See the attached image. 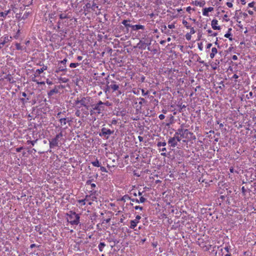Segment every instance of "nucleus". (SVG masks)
I'll list each match as a JSON object with an SVG mask.
<instances>
[{"mask_svg": "<svg viewBox=\"0 0 256 256\" xmlns=\"http://www.w3.org/2000/svg\"><path fill=\"white\" fill-rule=\"evenodd\" d=\"M60 122L62 125H66L67 122L66 118H62L60 120Z\"/></svg>", "mask_w": 256, "mask_h": 256, "instance_id": "nucleus-31", "label": "nucleus"}, {"mask_svg": "<svg viewBox=\"0 0 256 256\" xmlns=\"http://www.w3.org/2000/svg\"><path fill=\"white\" fill-rule=\"evenodd\" d=\"M91 163H92V165L94 166H96V167L100 166V164L99 162L98 158H96L95 161L92 162Z\"/></svg>", "mask_w": 256, "mask_h": 256, "instance_id": "nucleus-27", "label": "nucleus"}, {"mask_svg": "<svg viewBox=\"0 0 256 256\" xmlns=\"http://www.w3.org/2000/svg\"><path fill=\"white\" fill-rule=\"evenodd\" d=\"M232 30V28H229L228 29V32L224 36L225 38H228L229 40L230 41H232L233 40L232 36L231 33Z\"/></svg>", "mask_w": 256, "mask_h": 256, "instance_id": "nucleus-19", "label": "nucleus"}, {"mask_svg": "<svg viewBox=\"0 0 256 256\" xmlns=\"http://www.w3.org/2000/svg\"><path fill=\"white\" fill-rule=\"evenodd\" d=\"M210 66H211L212 68L214 70H216L218 68V64L216 62H212L210 64Z\"/></svg>", "mask_w": 256, "mask_h": 256, "instance_id": "nucleus-32", "label": "nucleus"}, {"mask_svg": "<svg viewBox=\"0 0 256 256\" xmlns=\"http://www.w3.org/2000/svg\"><path fill=\"white\" fill-rule=\"evenodd\" d=\"M16 48L18 50H22V46H21L20 44L19 43H16Z\"/></svg>", "mask_w": 256, "mask_h": 256, "instance_id": "nucleus-37", "label": "nucleus"}, {"mask_svg": "<svg viewBox=\"0 0 256 256\" xmlns=\"http://www.w3.org/2000/svg\"><path fill=\"white\" fill-rule=\"evenodd\" d=\"M58 142L59 140L56 139V138H52L50 140V148H52L58 146Z\"/></svg>", "mask_w": 256, "mask_h": 256, "instance_id": "nucleus-14", "label": "nucleus"}, {"mask_svg": "<svg viewBox=\"0 0 256 256\" xmlns=\"http://www.w3.org/2000/svg\"><path fill=\"white\" fill-rule=\"evenodd\" d=\"M114 130H111L110 129L106 128H102L101 130V132L100 134V136H106V135L110 136L114 133Z\"/></svg>", "mask_w": 256, "mask_h": 256, "instance_id": "nucleus-10", "label": "nucleus"}, {"mask_svg": "<svg viewBox=\"0 0 256 256\" xmlns=\"http://www.w3.org/2000/svg\"><path fill=\"white\" fill-rule=\"evenodd\" d=\"M248 13L250 14V15H253L254 14V12L251 10H248Z\"/></svg>", "mask_w": 256, "mask_h": 256, "instance_id": "nucleus-63", "label": "nucleus"}, {"mask_svg": "<svg viewBox=\"0 0 256 256\" xmlns=\"http://www.w3.org/2000/svg\"><path fill=\"white\" fill-rule=\"evenodd\" d=\"M134 208L136 210H142V209H143V208L142 206H134Z\"/></svg>", "mask_w": 256, "mask_h": 256, "instance_id": "nucleus-46", "label": "nucleus"}, {"mask_svg": "<svg viewBox=\"0 0 256 256\" xmlns=\"http://www.w3.org/2000/svg\"><path fill=\"white\" fill-rule=\"evenodd\" d=\"M109 83L110 82H106L107 88L112 89L113 92L116 91V90H118V89L119 88V86L118 84H116V82H114V80L112 81V84L110 85H108Z\"/></svg>", "mask_w": 256, "mask_h": 256, "instance_id": "nucleus-9", "label": "nucleus"}, {"mask_svg": "<svg viewBox=\"0 0 256 256\" xmlns=\"http://www.w3.org/2000/svg\"><path fill=\"white\" fill-rule=\"evenodd\" d=\"M241 4L243 5H244L246 4V0H240Z\"/></svg>", "mask_w": 256, "mask_h": 256, "instance_id": "nucleus-64", "label": "nucleus"}, {"mask_svg": "<svg viewBox=\"0 0 256 256\" xmlns=\"http://www.w3.org/2000/svg\"><path fill=\"white\" fill-rule=\"evenodd\" d=\"M10 10H5V11L4 12V14H5L6 16L8 14H10Z\"/></svg>", "mask_w": 256, "mask_h": 256, "instance_id": "nucleus-55", "label": "nucleus"}, {"mask_svg": "<svg viewBox=\"0 0 256 256\" xmlns=\"http://www.w3.org/2000/svg\"><path fill=\"white\" fill-rule=\"evenodd\" d=\"M92 180H87L86 182V186H90V184H92Z\"/></svg>", "mask_w": 256, "mask_h": 256, "instance_id": "nucleus-49", "label": "nucleus"}, {"mask_svg": "<svg viewBox=\"0 0 256 256\" xmlns=\"http://www.w3.org/2000/svg\"><path fill=\"white\" fill-rule=\"evenodd\" d=\"M195 10L194 8H192L190 6H188L186 8V10L189 13V14H191V10Z\"/></svg>", "mask_w": 256, "mask_h": 256, "instance_id": "nucleus-43", "label": "nucleus"}, {"mask_svg": "<svg viewBox=\"0 0 256 256\" xmlns=\"http://www.w3.org/2000/svg\"><path fill=\"white\" fill-rule=\"evenodd\" d=\"M20 34V30H18L16 34L14 36L15 39H18Z\"/></svg>", "mask_w": 256, "mask_h": 256, "instance_id": "nucleus-40", "label": "nucleus"}, {"mask_svg": "<svg viewBox=\"0 0 256 256\" xmlns=\"http://www.w3.org/2000/svg\"><path fill=\"white\" fill-rule=\"evenodd\" d=\"M86 204L84 198L77 200L76 206H78L79 208L82 207Z\"/></svg>", "mask_w": 256, "mask_h": 256, "instance_id": "nucleus-22", "label": "nucleus"}, {"mask_svg": "<svg viewBox=\"0 0 256 256\" xmlns=\"http://www.w3.org/2000/svg\"><path fill=\"white\" fill-rule=\"evenodd\" d=\"M37 141H38V139L34 140H27L26 142L28 144H30L32 146H34V144L37 142Z\"/></svg>", "mask_w": 256, "mask_h": 256, "instance_id": "nucleus-34", "label": "nucleus"}, {"mask_svg": "<svg viewBox=\"0 0 256 256\" xmlns=\"http://www.w3.org/2000/svg\"><path fill=\"white\" fill-rule=\"evenodd\" d=\"M232 59L234 60H238V56L236 55H234L232 56Z\"/></svg>", "mask_w": 256, "mask_h": 256, "instance_id": "nucleus-59", "label": "nucleus"}, {"mask_svg": "<svg viewBox=\"0 0 256 256\" xmlns=\"http://www.w3.org/2000/svg\"><path fill=\"white\" fill-rule=\"evenodd\" d=\"M214 8L213 7L205 8L202 9V15L206 16H209V12H212L214 10Z\"/></svg>", "mask_w": 256, "mask_h": 256, "instance_id": "nucleus-15", "label": "nucleus"}, {"mask_svg": "<svg viewBox=\"0 0 256 256\" xmlns=\"http://www.w3.org/2000/svg\"><path fill=\"white\" fill-rule=\"evenodd\" d=\"M100 170L102 172H108L106 168L105 167H104V166H100Z\"/></svg>", "mask_w": 256, "mask_h": 256, "instance_id": "nucleus-48", "label": "nucleus"}, {"mask_svg": "<svg viewBox=\"0 0 256 256\" xmlns=\"http://www.w3.org/2000/svg\"><path fill=\"white\" fill-rule=\"evenodd\" d=\"M80 215L72 210L66 214L67 222L72 226H77L80 223Z\"/></svg>", "mask_w": 256, "mask_h": 256, "instance_id": "nucleus-3", "label": "nucleus"}, {"mask_svg": "<svg viewBox=\"0 0 256 256\" xmlns=\"http://www.w3.org/2000/svg\"><path fill=\"white\" fill-rule=\"evenodd\" d=\"M23 149V147H19L16 149V150L17 152H20Z\"/></svg>", "mask_w": 256, "mask_h": 256, "instance_id": "nucleus-54", "label": "nucleus"}, {"mask_svg": "<svg viewBox=\"0 0 256 256\" xmlns=\"http://www.w3.org/2000/svg\"><path fill=\"white\" fill-rule=\"evenodd\" d=\"M128 22H130V20H124L122 23L127 28H131L132 25L128 24Z\"/></svg>", "mask_w": 256, "mask_h": 256, "instance_id": "nucleus-25", "label": "nucleus"}, {"mask_svg": "<svg viewBox=\"0 0 256 256\" xmlns=\"http://www.w3.org/2000/svg\"><path fill=\"white\" fill-rule=\"evenodd\" d=\"M191 34L190 32L186 34V38L187 40H190L191 39Z\"/></svg>", "mask_w": 256, "mask_h": 256, "instance_id": "nucleus-45", "label": "nucleus"}, {"mask_svg": "<svg viewBox=\"0 0 256 256\" xmlns=\"http://www.w3.org/2000/svg\"><path fill=\"white\" fill-rule=\"evenodd\" d=\"M239 78V76L237 75L236 74H234L232 76V79H237Z\"/></svg>", "mask_w": 256, "mask_h": 256, "instance_id": "nucleus-53", "label": "nucleus"}, {"mask_svg": "<svg viewBox=\"0 0 256 256\" xmlns=\"http://www.w3.org/2000/svg\"><path fill=\"white\" fill-rule=\"evenodd\" d=\"M230 171L231 173H234V172H236V170H234V168L233 167L230 168Z\"/></svg>", "mask_w": 256, "mask_h": 256, "instance_id": "nucleus-56", "label": "nucleus"}, {"mask_svg": "<svg viewBox=\"0 0 256 256\" xmlns=\"http://www.w3.org/2000/svg\"><path fill=\"white\" fill-rule=\"evenodd\" d=\"M117 123V121L116 120H112V124H116Z\"/></svg>", "mask_w": 256, "mask_h": 256, "instance_id": "nucleus-62", "label": "nucleus"}, {"mask_svg": "<svg viewBox=\"0 0 256 256\" xmlns=\"http://www.w3.org/2000/svg\"><path fill=\"white\" fill-rule=\"evenodd\" d=\"M141 218V216L139 215H137L136 217V218L134 220L136 222L138 223L139 222Z\"/></svg>", "mask_w": 256, "mask_h": 256, "instance_id": "nucleus-44", "label": "nucleus"}, {"mask_svg": "<svg viewBox=\"0 0 256 256\" xmlns=\"http://www.w3.org/2000/svg\"><path fill=\"white\" fill-rule=\"evenodd\" d=\"M106 244L104 242H100L98 246L99 250L101 252H102Z\"/></svg>", "mask_w": 256, "mask_h": 256, "instance_id": "nucleus-28", "label": "nucleus"}, {"mask_svg": "<svg viewBox=\"0 0 256 256\" xmlns=\"http://www.w3.org/2000/svg\"><path fill=\"white\" fill-rule=\"evenodd\" d=\"M255 4V2H252L248 4V7L250 8H254Z\"/></svg>", "mask_w": 256, "mask_h": 256, "instance_id": "nucleus-47", "label": "nucleus"}, {"mask_svg": "<svg viewBox=\"0 0 256 256\" xmlns=\"http://www.w3.org/2000/svg\"><path fill=\"white\" fill-rule=\"evenodd\" d=\"M175 28L174 24H168V28L164 24L161 25V31L162 32L168 35H170L172 34L173 29Z\"/></svg>", "mask_w": 256, "mask_h": 256, "instance_id": "nucleus-5", "label": "nucleus"}, {"mask_svg": "<svg viewBox=\"0 0 256 256\" xmlns=\"http://www.w3.org/2000/svg\"><path fill=\"white\" fill-rule=\"evenodd\" d=\"M46 83H47V84H48V85H52V84H53V83H52V81H50V80H46Z\"/></svg>", "mask_w": 256, "mask_h": 256, "instance_id": "nucleus-60", "label": "nucleus"}, {"mask_svg": "<svg viewBox=\"0 0 256 256\" xmlns=\"http://www.w3.org/2000/svg\"><path fill=\"white\" fill-rule=\"evenodd\" d=\"M4 40L3 42H0V44H2V46H4L6 42H7L8 41H9L8 36L7 35H5L4 36Z\"/></svg>", "mask_w": 256, "mask_h": 256, "instance_id": "nucleus-30", "label": "nucleus"}, {"mask_svg": "<svg viewBox=\"0 0 256 256\" xmlns=\"http://www.w3.org/2000/svg\"><path fill=\"white\" fill-rule=\"evenodd\" d=\"M130 228L132 229H134L137 226L138 222L134 220H130Z\"/></svg>", "mask_w": 256, "mask_h": 256, "instance_id": "nucleus-24", "label": "nucleus"}, {"mask_svg": "<svg viewBox=\"0 0 256 256\" xmlns=\"http://www.w3.org/2000/svg\"><path fill=\"white\" fill-rule=\"evenodd\" d=\"M4 79L6 80V81L9 82L10 83H14V82H15V81L14 80L13 77L10 74L6 75L4 77Z\"/></svg>", "mask_w": 256, "mask_h": 256, "instance_id": "nucleus-21", "label": "nucleus"}, {"mask_svg": "<svg viewBox=\"0 0 256 256\" xmlns=\"http://www.w3.org/2000/svg\"><path fill=\"white\" fill-rule=\"evenodd\" d=\"M232 2H226V5L227 6L230 8H232L233 4H232Z\"/></svg>", "mask_w": 256, "mask_h": 256, "instance_id": "nucleus-39", "label": "nucleus"}, {"mask_svg": "<svg viewBox=\"0 0 256 256\" xmlns=\"http://www.w3.org/2000/svg\"><path fill=\"white\" fill-rule=\"evenodd\" d=\"M214 44H215L216 45L218 46V47H219V46H220L219 44H218V38H216V42H214Z\"/></svg>", "mask_w": 256, "mask_h": 256, "instance_id": "nucleus-58", "label": "nucleus"}, {"mask_svg": "<svg viewBox=\"0 0 256 256\" xmlns=\"http://www.w3.org/2000/svg\"><path fill=\"white\" fill-rule=\"evenodd\" d=\"M211 26L214 30H220L221 28L218 26V20L216 19H213L211 22Z\"/></svg>", "mask_w": 256, "mask_h": 256, "instance_id": "nucleus-13", "label": "nucleus"}, {"mask_svg": "<svg viewBox=\"0 0 256 256\" xmlns=\"http://www.w3.org/2000/svg\"><path fill=\"white\" fill-rule=\"evenodd\" d=\"M48 68L47 66L44 65L42 68H40V70H42V72H44V70H46Z\"/></svg>", "mask_w": 256, "mask_h": 256, "instance_id": "nucleus-50", "label": "nucleus"}, {"mask_svg": "<svg viewBox=\"0 0 256 256\" xmlns=\"http://www.w3.org/2000/svg\"><path fill=\"white\" fill-rule=\"evenodd\" d=\"M125 198H127L128 200H130L132 202H136V203H144L146 201V198L143 196H141L140 199L138 198H131L130 197L128 196H124Z\"/></svg>", "mask_w": 256, "mask_h": 256, "instance_id": "nucleus-11", "label": "nucleus"}, {"mask_svg": "<svg viewBox=\"0 0 256 256\" xmlns=\"http://www.w3.org/2000/svg\"><path fill=\"white\" fill-rule=\"evenodd\" d=\"M67 61H68V59L66 58H65L63 60H60V63L61 64V65L62 64L66 65V63Z\"/></svg>", "mask_w": 256, "mask_h": 256, "instance_id": "nucleus-38", "label": "nucleus"}, {"mask_svg": "<svg viewBox=\"0 0 256 256\" xmlns=\"http://www.w3.org/2000/svg\"><path fill=\"white\" fill-rule=\"evenodd\" d=\"M182 23L183 25L187 29H190V34H194L196 32L194 28L192 27V25L189 22H188L186 20H183Z\"/></svg>", "mask_w": 256, "mask_h": 256, "instance_id": "nucleus-8", "label": "nucleus"}, {"mask_svg": "<svg viewBox=\"0 0 256 256\" xmlns=\"http://www.w3.org/2000/svg\"><path fill=\"white\" fill-rule=\"evenodd\" d=\"M0 17H3L4 18H5L6 17L5 14H4V12H0Z\"/></svg>", "mask_w": 256, "mask_h": 256, "instance_id": "nucleus-57", "label": "nucleus"}, {"mask_svg": "<svg viewBox=\"0 0 256 256\" xmlns=\"http://www.w3.org/2000/svg\"><path fill=\"white\" fill-rule=\"evenodd\" d=\"M75 115L78 117L80 116V109L78 108V110H76V112H75Z\"/></svg>", "mask_w": 256, "mask_h": 256, "instance_id": "nucleus-42", "label": "nucleus"}, {"mask_svg": "<svg viewBox=\"0 0 256 256\" xmlns=\"http://www.w3.org/2000/svg\"><path fill=\"white\" fill-rule=\"evenodd\" d=\"M92 195H86L84 200L86 202V204H88V205H92V201H94L93 199H91Z\"/></svg>", "mask_w": 256, "mask_h": 256, "instance_id": "nucleus-16", "label": "nucleus"}, {"mask_svg": "<svg viewBox=\"0 0 256 256\" xmlns=\"http://www.w3.org/2000/svg\"><path fill=\"white\" fill-rule=\"evenodd\" d=\"M241 190H242V192L243 195H245L246 194V190L244 186H242V188Z\"/></svg>", "mask_w": 256, "mask_h": 256, "instance_id": "nucleus-51", "label": "nucleus"}, {"mask_svg": "<svg viewBox=\"0 0 256 256\" xmlns=\"http://www.w3.org/2000/svg\"><path fill=\"white\" fill-rule=\"evenodd\" d=\"M212 43H208L206 46V49L210 48L212 47Z\"/></svg>", "mask_w": 256, "mask_h": 256, "instance_id": "nucleus-52", "label": "nucleus"}, {"mask_svg": "<svg viewBox=\"0 0 256 256\" xmlns=\"http://www.w3.org/2000/svg\"><path fill=\"white\" fill-rule=\"evenodd\" d=\"M63 136L62 132H60L58 134H56L55 136V138L59 140V138Z\"/></svg>", "mask_w": 256, "mask_h": 256, "instance_id": "nucleus-41", "label": "nucleus"}, {"mask_svg": "<svg viewBox=\"0 0 256 256\" xmlns=\"http://www.w3.org/2000/svg\"><path fill=\"white\" fill-rule=\"evenodd\" d=\"M246 98L248 99H250L253 98V92H250L248 94L246 95Z\"/></svg>", "mask_w": 256, "mask_h": 256, "instance_id": "nucleus-36", "label": "nucleus"}, {"mask_svg": "<svg viewBox=\"0 0 256 256\" xmlns=\"http://www.w3.org/2000/svg\"><path fill=\"white\" fill-rule=\"evenodd\" d=\"M192 4H194L196 6H199L200 7H203L204 6V5L205 4V2L204 0H200V1L195 0V1H192Z\"/></svg>", "mask_w": 256, "mask_h": 256, "instance_id": "nucleus-17", "label": "nucleus"}, {"mask_svg": "<svg viewBox=\"0 0 256 256\" xmlns=\"http://www.w3.org/2000/svg\"><path fill=\"white\" fill-rule=\"evenodd\" d=\"M42 72H42V70H40V68L37 69L34 72V76L32 77V81L34 82H36V84H44V82H39L36 79V78L38 76H40V74Z\"/></svg>", "mask_w": 256, "mask_h": 256, "instance_id": "nucleus-7", "label": "nucleus"}, {"mask_svg": "<svg viewBox=\"0 0 256 256\" xmlns=\"http://www.w3.org/2000/svg\"><path fill=\"white\" fill-rule=\"evenodd\" d=\"M59 17H60V18L61 20L66 19V18H70V16L68 15V14H66L65 12L61 13L59 15Z\"/></svg>", "mask_w": 256, "mask_h": 256, "instance_id": "nucleus-23", "label": "nucleus"}, {"mask_svg": "<svg viewBox=\"0 0 256 256\" xmlns=\"http://www.w3.org/2000/svg\"><path fill=\"white\" fill-rule=\"evenodd\" d=\"M66 65H61V64L60 63V61L58 62V66L55 70L56 73H59L61 72H66Z\"/></svg>", "mask_w": 256, "mask_h": 256, "instance_id": "nucleus-12", "label": "nucleus"}, {"mask_svg": "<svg viewBox=\"0 0 256 256\" xmlns=\"http://www.w3.org/2000/svg\"><path fill=\"white\" fill-rule=\"evenodd\" d=\"M131 28L132 30L136 31L138 30H144V26L140 24L132 25Z\"/></svg>", "mask_w": 256, "mask_h": 256, "instance_id": "nucleus-18", "label": "nucleus"}, {"mask_svg": "<svg viewBox=\"0 0 256 256\" xmlns=\"http://www.w3.org/2000/svg\"><path fill=\"white\" fill-rule=\"evenodd\" d=\"M180 140L178 136H176V132L175 133L173 137L170 138L168 140V144L170 146L175 147L178 142H180Z\"/></svg>", "mask_w": 256, "mask_h": 256, "instance_id": "nucleus-6", "label": "nucleus"}, {"mask_svg": "<svg viewBox=\"0 0 256 256\" xmlns=\"http://www.w3.org/2000/svg\"><path fill=\"white\" fill-rule=\"evenodd\" d=\"M254 192L255 193H256V182L254 183Z\"/></svg>", "mask_w": 256, "mask_h": 256, "instance_id": "nucleus-61", "label": "nucleus"}, {"mask_svg": "<svg viewBox=\"0 0 256 256\" xmlns=\"http://www.w3.org/2000/svg\"><path fill=\"white\" fill-rule=\"evenodd\" d=\"M92 101V98L90 96H80L76 98L74 104L76 108H82H82L84 107L86 110H88Z\"/></svg>", "mask_w": 256, "mask_h": 256, "instance_id": "nucleus-1", "label": "nucleus"}, {"mask_svg": "<svg viewBox=\"0 0 256 256\" xmlns=\"http://www.w3.org/2000/svg\"><path fill=\"white\" fill-rule=\"evenodd\" d=\"M176 132V136H178L180 140H182L184 142H188L196 138L194 134L190 132L188 129L180 128Z\"/></svg>", "mask_w": 256, "mask_h": 256, "instance_id": "nucleus-2", "label": "nucleus"}, {"mask_svg": "<svg viewBox=\"0 0 256 256\" xmlns=\"http://www.w3.org/2000/svg\"><path fill=\"white\" fill-rule=\"evenodd\" d=\"M90 192H92L96 187V185L94 183H92L90 186Z\"/></svg>", "mask_w": 256, "mask_h": 256, "instance_id": "nucleus-33", "label": "nucleus"}, {"mask_svg": "<svg viewBox=\"0 0 256 256\" xmlns=\"http://www.w3.org/2000/svg\"><path fill=\"white\" fill-rule=\"evenodd\" d=\"M218 53V50L216 48L214 47L212 48L211 52L210 54V57L211 59L214 58L216 54Z\"/></svg>", "mask_w": 256, "mask_h": 256, "instance_id": "nucleus-20", "label": "nucleus"}, {"mask_svg": "<svg viewBox=\"0 0 256 256\" xmlns=\"http://www.w3.org/2000/svg\"><path fill=\"white\" fill-rule=\"evenodd\" d=\"M207 32L208 34H210V36H217L218 34V33L217 32H214L212 30H207Z\"/></svg>", "mask_w": 256, "mask_h": 256, "instance_id": "nucleus-29", "label": "nucleus"}, {"mask_svg": "<svg viewBox=\"0 0 256 256\" xmlns=\"http://www.w3.org/2000/svg\"><path fill=\"white\" fill-rule=\"evenodd\" d=\"M58 92V90L56 88H54L50 90L48 92V96H52L54 94H57Z\"/></svg>", "mask_w": 256, "mask_h": 256, "instance_id": "nucleus-26", "label": "nucleus"}, {"mask_svg": "<svg viewBox=\"0 0 256 256\" xmlns=\"http://www.w3.org/2000/svg\"><path fill=\"white\" fill-rule=\"evenodd\" d=\"M80 64L79 63H70V67L72 68H74L77 67Z\"/></svg>", "mask_w": 256, "mask_h": 256, "instance_id": "nucleus-35", "label": "nucleus"}, {"mask_svg": "<svg viewBox=\"0 0 256 256\" xmlns=\"http://www.w3.org/2000/svg\"><path fill=\"white\" fill-rule=\"evenodd\" d=\"M104 104V102L100 100L96 104L94 105L92 110L90 112V114H100L104 110V106H102V105H103Z\"/></svg>", "mask_w": 256, "mask_h": 256, "instance_id": "nucleus-4", "label": "nucleus"}]
</instances>
